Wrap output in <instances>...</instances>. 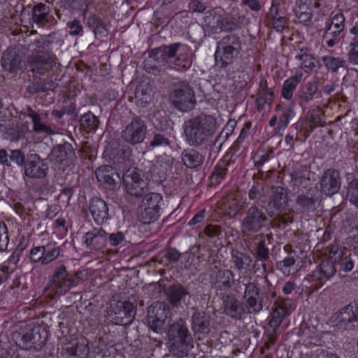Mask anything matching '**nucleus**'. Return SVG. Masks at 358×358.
<instances>
[{"mask_svg":"<svg viewBox=\"0 0 358 358\" xmlns=\"http://www.w3.org/2000/svg\"><path fill=\"white\" fill-rule=\"evenodd\" d=\"M218 128L219 124L215 116L201 114L185 122V140L192 147H201L210 140Z\"/></svg>","mask_w":358,"mask_h":358,"instance_id":"f257e3e1","label":"nucleus"},{"mask_svg":"<svg viewBox=\"0 0 358 358\" xmlns=\"http://www.w3.org/2000/svg\"><path fill=\"white\" fill-rule=\"evenodd\" d=\"M39 50H34L27 57V66L34 77H41L50 71L56 65L57 58L50 50H45L49 47L50 41L41 39L36 41Z\"/></svg>","mask_w":358,"mask_h":358,"instance_id":"f03ea898","label":"nucleus"},{"mask_svg":"<svg viewBox=\"0 0 358 358\" xmlns=\"http://www.w3.org/2000/svg\"><path fill=\"white\" fill-rule=\"evenodd\" d=\"M242 41L240 37L234 34L223 36L217 43L215 59L221 68L226 69L238 58Z\"/></svg>","mask_w":358,"mask_h":358,"instance_id":"7ed1b4c3","label":"nucleus"},{"mask_svg":"<svg viewBox=\"0 0 358 358\" xmlns=\"http://www.w3.org/2000/svg\"><path fill=\"white\" fill-rule=\"evenodd\" d=\"M347 250L337 245L330 247L329 258L323 260L310 276V280L315 282V287H321L336 274L337 269L335 266V262Z\"/></svg>","mask_w":358,"mask_h":358,"instance_id":"20e7f679","label":"nucleus"},{"mask_svg":"<svg viewBox=\"0 0 358 358\" xmlns=\"http://www.w3.org/2000/svg\"><path fill=\"white\" fill-rule=\"evenodd\" d=\"M169 96L173 105L183 112L192 110L196 103L194 90L186 81L173 83Z\"/></svg>","mask_w":358,"mask_h":358,"instance_id":"39448f33","label":"nucleus"},{"mask_svg":"<svg viewBox=\"0 0 358 358\" xmlns=\"http://www.w3.org/2000/svg\"><path fill=\"white\" fill-rule=\"evenodd\" d=\"M80 282L78 273H70L64 265L57 267L49 282L51 292L58 295L65 294L71 287L76 286Z\"/></svg>","mask_w":358,"mask_h":358,"instance_id":"423d86ee","label":"nucleus"},{"mask_svg":"<svg viewBox=\"0 0 358 358\" xmlns=\"http://www.w3.org/2000/svg\"><path fill=\"white\" fill-rule=\"evenodd\" d=\"M14 337L20 348L25 350H39L46 339V332L41 327L36 326L24 331L15 334Z\"/></svg>","mask_w":358,"mask_h":358,"instance_id":"0eeeda50","label":"nucleus"},{"mask_svg":"<svg viewBox=\"0 0 358 358\" xmlns=\"http://www.w3.org/2000/svg\"><path fill=\"white\" fill-rule=\"evenodd\" d=\"M122 185L125 191L136 198L144 196L150 191L148 182L141 176L138 169L127 170L122 177Z\"/></svg>","mask_w":358,"mask_h":358,"instance_id":"6e6552de","label":"nucleus"},{"mask_svg":"<svg viewBox=\"0 0 358 358\" xmlns=\"http://www.w3.org/2000/svg\"><path fill=\"white\" fill-rule=\"evenodd\" d=\"M267 217L256 203L248 208L241 224L243 234L250 235L258 233L264 227Z\"/></svg>","mask_w":358,"mask_h":358,"instance_id":"1a4fd4ad","label":"nucleus"},{"mask_svg":"<svg viewBox=\"0 0 358 358\" xmlns=\"http://www.w3.org/2000/svg\"><path fill=\"white\" fill-rule=\"evenodd\" d=\"M48 157L51 162L59 166L63 171L73 164L77 159L72 145L66 142L54 146Z\"/></svg>","mask_w":358,"mask_h":358,"instance_id":"9d476101","label":"nucleus"},{"mask_svg":"<svg viewBox=\"0 0 358 358\" xmlns=\"http://www.w3.org/2000/svg\"><path fill=\"white\" fill-rule=\"evenodd\" d=\"M147 134V126L139 117L136 116L125 127L121 132L122 140L131 145H136L142 143Z\"/></svg>","mask_w":358,"mask_h":358,"instance_id":"9b49d317","label":"nucleus"},{"mask_svg":"<svg viewBox=\"0 0 358 358\" xmlns=\"http://www.w3.org/2000/svg\"><path fill=\"white\" fill-rule=\"evenodd\" d=\"M169 313V306L166 302H155L148 309L147 320L150 327L155 332L160 331Z\"/></svg>","mask_w":358,"mask_h":358,"instance_id":"f8f14e48","label":"nucleus"},{"mask_svg":"<svg viewBox=\"0 0 358 358\" xmlns=\"http://www.w3.org/2000/svg\"><path fill=\"white\" fill-rule=\"evenodd\" d=\"M288 202L289 196L286 189L281 186L273 187L266 208L267 215L270 217H275L285 209Z\"/></svg>","mask_w":358,"mask_h":358,"instance_id":"ddd939ff","label":"nucleus"},{"mask_svg":"<svg viewBox=\"0 0 358 358\" xmlns=\"http://www.w3.org/2000/svg\"><path fill=\"white\" fill-rule=\"evenodd\" d=\"M48 168L45 159H41L37 154H32L26 159L24 175L31 179H42L47 176Z\"/></svg>","mask_w":358,"mask_h":358,"instance_id":"4468645a","label":"nucleus"},{"mask_svg":"<svg viewBox=\"0 0 358 358\" xmlns=\"http://www.w3.org/2000/svg\"><path fill=\"white\" fill-rule=\"evenodd\" d=\"M320 199V193L316 186L299 194L296 199V209L300 213L312 212L316 209V204Z\"/></svg>","mask_w":358,"mask_h":358,"instance_id":"2eb2a0df","label":"nucleus"},{"mask_svg":"<svg viewBox=\"0 0 358 358\" xmlns=\"http://www.w3.org/2000/svg\"><path fill=\"white\" fill-rule=\"evenodd\" d=\"M110 308L115 322L122 325L129 324L136 314L134 303L129 301H118L112 303Z\"/></svg>","mask_w":358,"mask_h":358,"instance_id":"dca6fc26","label":"nucleus"},{"mask_svg":"<svg viewBox=\"0 0 358 358\" xmlns=\"http://www.w3.org/2000/svg\"><path fill=\"white\" fill-rule=\"evenodd\" d=\"M320 190L326 196H331L338 192L341 186L340 172L335 169H327L320 180Z\"/></svg>","mask_w":358,"mask_h":358,"instance_id":"f3484780","label":"nucleus"},{"mask_svg":"<svg viewBox=\"0 0 358 358\" xmlns=\"http://www.w3.org/2000/svg\"><path fill=\"white\" fill-rule=\"evenodd\" d=\"M185 48V45L180 43H174L170 45H164L153 49L150 53V59L157 62L159 65H165L171 63V60L176 56L179 50Z\"/></svg>","mask_w":358,"mask_h":358,"instance_id":"a211bd4d","label":"nucleus"},{"mask_svg":"<svg viewBox=\"0 0 358 358\" xmlns=\"http://www.w3.org/2000/svg\"><path fill=\"white\" fill-rule=\"evenodd\" d=\"M83 243L89 250L99 251L108 245V233L102 228H94L85 234Z\"/></svg>","mask_w":358,"mask_h":358,"instance_id":"6ab92c4d","label":"nucleus"},{"mask_svg":"<svg viewBox=\"0 0 358 358\" xmlns=\"http://www.w3.org/2000/svg\"><path fill=\"white\" fill-rule=\"evenodd\" d=\"M99 182L109 189H115L120 185V177L115 169L110 165L101 166L95 171Z\"/></svg>","mask_w":358,"mask_h":358,"instance_id":"aec40b11","label":"nucleus"},{"mask_svg":"<svg viewBox=\"0 0 358 358\" xmlns=\"http://www.w3.org/2000/svg\"><path fill=\"white\" fill-rule=\"evenodd\" d=\"M24 57L22 52L15 48H8L3 53L2 66L9 72L21 70L24 66Z\"/></svg>","mask_w":358,"mask_h":358,"instance_id":"412c9836","label":"nucleus"},{"mask_svg":"<svg viewBox=\"0 0 358 358\" xmlns=\"http://www.w3.org/2000/svg\"><path fill=\"white\" fill-rule=\"evenodd\" d=\"M344 23L345 17L343 14L338 13L333 17L323 35V38L326 40L329 47H333L338 41L339 36L345 27Z\"/></svg>","mask_w":358,"mask_h":358,"instance_id":"4be33fe9","label":"nucleus"},{"mask_svg":"<svg viewBox=\"0 0 358 358\" xmlns=\"http://www.w3.org/2000/svg\"><path fill=\"white\" fill-rule=\"evenodd\" d=\"M338 325L345 330H352L358 327V305L350 303L343 308L339 313Z\"/></svg>","mask_w":358,"mask_h":358,"instance_id":"5701e85b","label":"nucleus"},{"mask_svg":"<svg viewBox=\"0 0 358 358\" xmlns=\"http://www.w3.org/2000/svg\"><path fill=\"white\" fill-rule=\"evenodd\" d=\"M223 313L234 320H241L245 314V305L233 295L227 294L222 298Z\"/></svg>","mask_w":358,"mask_h":358,"instance_id":"b1692460","label":"nucleus"},{"mask_svg":"<svg viewBox=\"0 0 358 358\" xmlns=\"http://www.w3.org/2000/svg\"><path fill=\"white\" fill-rule=\"evenodd\" d=\"M234 274L229 269H220L210 277V282L213 289L220 292H227L234 282Z\"/></svg>","mask_w":358,"mask_h":358,"instance_id":"393cba45","label":"nucleus"},{"mask_svg":"<svg viewBox=\"0 0 358 358\" xmlns=\"http://www.w3.org/2000/svg\"><path fill=\"white\" fill-rule=\"evenodd\" d=\"M287 314L282 308H279L274 304L271 319L269 320L268 327L266 329V333L271 343H274L279 335L278 329L283 319Z\"/></svg>","mask_w":358,"mask_h":358,"instance_id":"a878e982","label":"nucleus"},{"mask_svg":"<svg viewBox=\"0 0 358 358\" xmlns=\"http://www.w3.org/2000/svg\"><path fill=\"white\" fill-rule=\"evenodd\" d=\"M191 323L192 329L195 334H209L210 316L204 311L196 310L192 316Z\"/></svg>","mask_w":358,"mask_h":358,"instance_id":"bb28decb","label":"nucleus"},{"mask_svg":"<svg viewBox=\"0 0 358 358\" xmlns=\"http://www.w3.org/2000/svg\"><path fill=\"white\" fill-rule=\"evenodd\" d=\"M89 209L94 221L102 224L108 218V208L104 200L99 197H94L90 200Z\"/></svg>","mask_w":358,"mask_h":358,"instance_id":"cd10ccee","label":"nucleus"},{"mask_svg":"<svg viewBox=\"0 0 358 358\" xmlns=\"http://www.w3.org/2000/svg\"><path fill=\"white\" fill-rule=\"evenodd\" d=\"M241 23L242 21L240 17L236 20L234 17L228 15H219L216 19V25L211 27V32L217 34L222 31H233L238 28Z\"/></svg>","mask_w":358,"mask_h":358,"instance_id":"c85d7f7f","label":"nucleus"},{"mask_svg":"<svg viewBox=\"0 0 358 358\" xmlns=\"http://www.w3.org/2000/svg\"><path fill=\"white\" fill-rule=\"evenodd\" d=\"M153 97V90L148 81L143 80L135 90L136 103L141 107L148 106Z\"/></svg>","mask_w":358,"mask_h":358,"instance_id":"c756f323","label":"nucleus"},{"mask_svg":"<svg viewBox=\"0 0 358 358\" xmlns=\"http://www.w3.org/2000/svg\"><path fill=\"white\" fill-rule=\"evenodd\" d=\"M169 341L189 339L192 340V336L189 332L186 322L182 319H179L173 322L168 330Z\"/></svg>","mask_w":358,"mask_h":358,"instance_id":"7c9ffc66","label":"nucleus"},{"mask_svg":"<svg viewBox=\"0 0 358 358\" xmlns=\"http://www.w3.org/2000/svg\"><path fill=\"white\" fill-rule=\"evenodd\" d=\"M168 300L170 303L176 308L185 302L186 297H191L189 292L180 284L171 285L167 290Z\"/></svg>","mask_w":358,"mask_h":358,"instance_id":"2f4dec72","label":"nucleus"},{"mask_svg":"<svg viewBox=\"0 0 358 358\" xmlns=\"http://www.w3.org/2000/svg\"><path fill=\"white\" fill-rule=\"evenodd\" d=\"M284 248L287 252H289V255L287 257H285L283 260L277 262L276 268L278 270L280 271L284 275H289L292 273H294V271H297L296 268L294 269V266L299 257L296 255V251L292 250L291 249V245H286L284 247Z\"/></svg>","mask_w":358,"mask_h":358,"instance_id":"473e14b6","label":"nucleus"},{"mask_svg":"<svg viewBox=\"0 0 358 358\" xmlns=\"http://www.w3.org/2000/svg\"><path fill=\"white\" fill-rule=\"evenodd\" d=\"M228 157V155H225L215 166L210 177V185L212 186L217 185L221 182L228 171V167L234 162V155H231L229 159Z\"/></svg>","mask_w":358,"mask_h":358,"instance_id":"72a5a7b5","label":"nucleus"},{"mask_svg":"<svg viewBox=\"0 0 358 358\" xmlns=\"http://www.w3.org/2000/svg\"><path fill=\"white\" fill-rule=\"evenodd\" d=\"M247 205L246 199L241 194L236 193L229 196L225 206V213L230 217H235Z\"/></svg>","mask_w":358,"mask_h":358,"instance_id":"f704fd0d","label":"nucleus"},{"mask_svg":"<svg viewBox=\"0 0 358 358\" xmlns=\"http://www.w3.org/2000/svg\"><path fill=\"white\" fill-rule=\"evenodd\" d=\"M168 345L172 355L178 357H183L187 356L189 351L193 348V339L169 341Z\"/></svg>","mask_w":358,"mask_h":358,"instance_id":"c9c22d12","label":"nucleus"},{"mask_svg":"<svg viewBox=\"0 0 358 358\" xmlns=\"http://www.w3.org/2000/svg\"><path fill=\"white\" fill-rule=\"evenodd\" d=\"M181 158L183 164L189 169L201 166L204 161V156L193 148L184 150Z\"/></svg>","mask_w":358,"mask_h":358,"instance_id":"e433bc0d","label":"nucleus"},{"mask_svg":"<svg viewBox=\"0 0 358 358\" xmlns=\"http://www.w3.org/2000/svg\"><path fill=\"white\" fill-rule=\"evenodd\" d=\"M273 20V28L278 31H282L287 24L285 11L278 5L273 3L268 13Z\"/></svg>","mask_w":358,"mask_h":358,"instance_id":"4c0bfd02","label":"nucleus"},{"mask_svg":"<svg viewBox=\"0 0 358 358\" xmlns=\"http://www.w3.org/2000/svg\"><path fill=\"white\" fill-rule=\"evenodd\" d=\"M357 260V256L355 252L347 250L344 251L342 256L338 257L335 262V266H339V271L348 273L353 270L355 264Z\"/></svg>","mask_w":358,"mask_h":358,"instance_id":"58836bf2","label":"nucleus"},{"mask_svg":"<svg viewBox=\"0 0 358 358\" xmlns=\"http://www.w3.org/2000/svg\"><path fill=\"white\" fill-rule=\"evenodd\" d=\"M27 116L31 119L33 129L37 133L53 134L52 128L43 122V117L38 113L28 108L26 111Z\"/></svg>","mask_w":358,"mask_h":358,"instance_id":"ea45409f","label":"nucleus"},{"mask_svg":"<svg viewBox=\"0 0 358 358\" xmlns=\"http://www.w3.org/2000/svg\"><path fill=\"white\" fill-rule=\"evenodd\" d=\"M252 259L248 255L233 250L231 252V262L234 264V268L239 271H246L250 268Z\"/></svg>","mask_w":358,"mask_h":358,"instance_id":"a19ab883","label":"nucleus"},{"mask_svg":"<svg viewBox=\"0 0 358 358\" xmlns=\"http://www.w3.org/2000/svg\"><path fill=\"white\" fill-rule=\"evenodd\" d=\"M318 90L317 81L313 80L303 85L299 91V102L308 103L312 101Z\"/></svg>","mask_w":358,"mask_h":358,"instance_id":"79ce46f5","label":"nucleus"},{"mask_svg":"<svg viewBox=\"0 0 358 358\" xmlns=\"http://www.w3.org/2000/svg\"><path fill=\"white\" fill-rule=\"evenodd\" d=\"M187 47L182 48L177 53L176 56L171 60V64L175 66L178 71H186L190 68L192 62L189 58L188 53L187 52Z\"/></svg>","mask_w":358,"mask_h":358,"instance_id":"37998d69","label":"nucleus"},{"mask_svg":"<svg viewBox=\"0 0 358 358\" xmlns=\"http://www.w3.org/2000/svg\"><path fill=\"white\" fill-rule=\"evenodd\" d=\"M48 8L45 4L40 3L34 6L31 11V18L33 22L43 26L47 22V15Z\"/></svg>","mask_w":358,"mask_h":358,"instance_id":"c03bdc74","label":"nucleus"},{"mask_svg":"<svg viewBox=\"0 0 358 358\" xmlns=\"http://www.w3.org/2000/svg\"><path fill=\"white\" fill-rule=\"evenodd\" d=\"M302 73L296 74L287 79L282 85V96L283 98L289 100L292 98L293 92L297 85L301 82Z\"/></svg>","mask_w":358,"mask_h":358,"instance_id":"a18cd8bd","label":"nucleus"},{"mask_svg":"<svg viewBox=\"0 0 358 358\" xmlns=\"http://www.w3.org/2000/svg\"><path fill=\"white\" fill-rule=\"evenodd\" d=\"M295 58L301 62V66L306 72H310L320 67L319 62L313 56L306 52L302 53V50L301 54L296 55Z\"/></svg>","mask_w":358,"mask_h":358,"instance_id":"49530a36","label":"nucleus"},{"mask_svg":"<svg viewBox=\"0 0 358 358\" xmlns=\"http://www.w3.org/2000/svg\"><path fill=\"white\" fill-rule=\"evenodd\" d=\"M80 122L87 132H94L98 127L99 120L92 113L87 112L80 117Z\"/></svg>","mask_w":358,"mask_h":358,"instance_id":"de8ad7c7","label":"nucleus"},{"mask_svg":"<svg viewBox=\"0 0 358 358\" xmlns=\"http://www.w3.org/2000/svg\"><path fill=\"white\" fill-rule=\"evenodd\" d=\"M159 217V213L157 210H155V209H151L143 204L138 211V220L143 224H150L153 222L157 220Z\"/></svg>","mask_w":358,"mask_h":358,"instance_id":"09e8293b","label":"nucleus"},{"mask_svg":"<svg viewBox=\"0 0 358 358\" xmlns=\"http://www.w3.org/2000/svg\"><path fill=\"white\" fill-rule=\"evenodd\" d=\"M236 124V122L235 121L229 120L228 122V123L227 124V125L224 127L222 131L217 136V138L214 141L213 143H214V146H217V148L218 150H220L223 143L232 134Z\"/></svg>","mask_w":358,"mask_h":358,"instance_id":"8fccbe9b","label":"nucleus"},{"mask_svg":"<svg viewBox=\"0 0 358 358\" xmlns=\"http://www.w3.org/2000/svg\"><path fill=\"white\" fill-rule=\"evenodd\" d=\"M162 204V196L161 194L157 193H148L144 196L143 200V205L150 208L151 209H155L159 213V209Z\"/></svg>","mask_w":358,"mask_h":358,"instance_id":"3c124183","label":"nucleus"},{"mask_svg":"<svg viewBox=\"0 0 358 358\" xmlns=\"http://www.w3.org/2000/svg\"><path fill=\"white\" fill-rule=\"evenodd\" d=\"M270 250L266 245V239H261L256 243L255 257L257 262H265L270 259Z\"/></svg>","mask_w":358,"mask_h":358,"instance_id":"603ef678","label":"nucleus"},{"mask_svg":"<svg viewBox=\"0 0 358 358\" xmlns=\"http://www.w3.org/2000/svg\"><path fill=\"white\" fill-rule=\"evenodd\" d=\"M346 198L352 204L358 208V178H354L348 183Z\"/></svg>","mask_w":358,"mask_h":358,"instance_id":"864d4df0","label":"nucleus"},{"mask_svg":"<svg viewBox=\"0 0 358 358\" xmlns=\"http://www.w3.org/2000/svg\"><path fill=\"white\" fill-rule=\"evenodd\" d=\"M87 24L92 29L96 36L99 34L106 35V29L105 25L95 15L92 14L88 17Z\"/></svg>","mask_w":358,"mask_h":358,"instance_id":"5fc2aeb1","label":"nucleus"},{"mask_svg":"<svg viewBox=\"0 0 358 358\" xmlns=\"http://www.w3.org/2000/svg\"><path fill=\"white\" fill-rule=\"evenodd\" d=\"M246 304L245 306L247 313L249 314L259 313L263 308L262 299L259 296L245 299Z\"/></svg>","mask_w":358,"mask_h":358,"instance_id":"6e6d98bb","label":"nucleus"},{"mask_svg":"<svg viewBox=\"0 0 358 358\" xmlns=\"http://www.w3.org/2000/svg\"><path fill=\"white\" fill-rule=\"evenodd\" d=\"M322 62L327 69L331 72H336L340 67H343L345 64L343 59L331 56L323 57Z\"/></svg>","mask_w":358,"mask_h":358,"instance_id":"4d7b16f0","label":"nucleus"},{"mask_svg":"<svg viewBox=\"0 0 358 358\" xmlns=\"http://www.w3.org/2000/svg\"><path fill=\"white\" fill-rule=\"evenodd\" d=\"M264 282L266 285L260 289V295H259V297L262 299L263 303L275 296V292L273 290L272 285L266 275L264 276Z\"/></svg>","mask_w":358,"mask_h":358,"instance_id":"13d9d810","label":"nucleus"},{"mask_svg":"<svg viewBox=\"0 0 358 358\" xmlns=\"http://www.w3.org/2000/svg\"><path fill=\"white\" fill-rule=\"evenodd\" d=\"M322 113L320 109H313L307 113L306 117L308 120L311 129L322 125Z\"/></svg>","mask_w":358,"mask_h":358,"instance_id":"bf43d9fd","label":"nucleus"},{"mask_svg":"<svg viewBox=\"0 0 358 358\" xmlns=\"http://www.w3.org/2000/svg\"><path fill=\"white\" fill-rule=\"evenodd\" d=\"M273 92L266 91L264 94L257 99V110L261 112L264 110L265 104L271 106L273 100Z\"/></svg>","mask_w":358,"mask_h":358,"instance_id":"052dcab7","label":"nucleus"},{"mask_svg":"<svg viewBox=\"0 0 358 358\" xmlns=\"http://www.w3.org/2000/svg\"><path fill=\"white\" fill-rule=\"evenodd\" d=\"M199 248L200 246H193L189 250V251H187L184 254H182L181 257H182L184 259L182 264L185 268L187 269L191 266L194 261V256L197 255L199 252Z\"/></svg>","mask_w":358,"mask_h":358,"instance_id":"680f3d73","label":"nucleus"},{"mask_svg":"<svg viewBox=\"0 0 358 358\" xmlns=\"http://www.w3.org/2000/svg\"><path fill=\"white\" fill-rule=\"evenodd\" d=\"M295 13L300 23L305 26H309L310 24L312 13L308 8H306V10H303V8L299 7V9L295 11Z\"/></svg>","mask_w":358,"mask_h":358,"instance_id":"e2e57ef3","label":"nucleus"},{"mask_svg":"<svg viewBox=\"0 0 358 358\" xmlns=\"http://www.w3.org/2000/svg\"><path fill=\"white\" fill-rule=\"evenodd\" d=\"M60 251L61 250L59 247H54L52 248L45 247V253L43 256V264H48L56 259L59 256Z\"/></svg>","mask_w":358,"mask_h":358,"instance_id":"0e129e2a","label":"nucleus"},{"mask_svg":"<svg viewBox=\"0 0 358 358\" xmlns=\"http://www.w3.org/2000/svg\"><path fill=\"white\" fill-rule=\"evenodd\" d=\"M45 253V246H37L32 248L29 252V259L31 262H38L41 261L43 263V256Z\"/></svg>","mask_w":358,"mask_h":358,"instance_id":"69168bd1","label":"nucleus"},{"mask_svg":"<svg viewBox=\"0 0 358 358\" xmlns=\"http://www.w3.org/2000/svg\"><path fill=\"white\" fill-rule=\"evenodd\" d=\"M8 229L5 223L0 222V252L5 251L8 245Z\"/></svg>","mask_w":358,"mask_h":358,"instance_id":"338daca9","label":"nucleus"},{"mask_svg":"<svg viewBox=\"0 0 358 358\" xmlns=\"http://www.w3.org/2000/svg\"><path fill=\"white\" fill-rule=\"evenodd\" d=\"M273 152L271 150H258L254 156V162L256 166L263 165L266 162L270 159L271 155Z\"/></svg>","mask_w":358,"mask_h":358,"instance_id":"774afa93","label":"nucleus"}]
</instances>
